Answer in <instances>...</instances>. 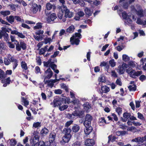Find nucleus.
Here are the masks:
<instances>
[{"label": "nucleus", "mask_w": 146, "mask_h": 146, "mask_svg": "<svg viewBox=\"0 0 146 146\" xmlns=\"http://www.w3.org/2000/svg\"><path fill=\"white\" fill-rule=\"evenodd\" d=\"M48 132L49 131L48 129L44 127L42 129L41 131V134L42 136H45L48 133Z\"/></svg>", "instance_id": "bb28decb"}, {"label": "nucleus", "mask_w": 146, "mask_h": 146, "mask_svg": "<svg viewBox=\"0 0 146 146\" xmlns=\"http://www.w3.org/2000/svg\"><path fill=\"white\" fill-rule=\"evenodd\" d=\"M146 141V135L144 137H139L132 139L131 142H135L138 143H142L144 141Z\"/></svg>", "instance_id": "1a4fd4ad"}, {"label": "nucleus", "mask_w": 146, "mask_h": 146, "mask_svg": "<svg viewBox=\"0 0 146 146\" xmlns=\"http://www.w3.org/2000/svg\"><path fill=\"white\" fill-rule=\"evenodd\" d=\"M66 32L63 29L61 30L60 31L59 36H62V35L66 34Z\"/></svg>", "instance_id": "774afa93"}, {"label": "nucleus", "mask_w": 146, "mask_h": 146, "mask_svg": "<svg viewBox=\"0 0 146 146\" xmlns=\"http://www.w3.org/2000/svg\"><path fill=\"white\" fill-rule=\"evenodd\" d=\"M22 102H23L24 103V105L27 106V105H29V102L25 98H24L22 97Z\"/></svg>", "instance_id": "c03bdc74"}, {"label": "nucleus", "mask_w": 146, "mask_h": 146, "mask_svg": "<svg viewBox=\"0 0 146 146\" xmlns=\"http://www.w3.org/2000/svg\"><path fill=\"white\" fill-rule=\"evenodd\" d=\"M123 60L125 62L128 61L129 60V57L126 54H123L122 56Z\"/></svg>", "instance_id": "a18cd8bd"}, {"label": "nucleus", "mask_w": 146, "mask_h": 146, "mask_svg": "<svg viewBox=\"0 0 146 146\" xmlns=\"http://www.w3.org/2000/svg\"><path fill=\"white\" fill-rule=\"evenodd\" d=\"M68 107V105L64 104L61 106H60L59 107V109L60 111H62L66 109Z\"/></svg>", "instance_id": "37998d69"}, {"label": "nucleus", "mask_w": 146, "mask_h": 146, "mask_svg": "<svg viewBox=\"0 0 146 146\" xmlns=\"http://www.w3.org/2000/svg\"><path fill=\"white\" fill-rule=\"evenodd\" d=\"M108 142H110L111 141V142H113L115 141V140L117 139V138L115 136H112V135H110L108 137Z\"/></svg>", "instance_id": "e433bc0d"}, {"label": "nucleus", "mask_w": 146, "mask_h": 146, "mask_svg": "<svg viewBox=\"0 0 146 146\" xmlns=\"http://www.w3.org/2000/svg\"><path fill=\"white\" fill-rule=\"evenodd\" d=\"M85 11L86 13L89 16L91 15L93 13L92 11V10L88 8H85Z\"/></svg>", "instance_id": "c9c22d12"}, {"label": "nucleus", "mask_w": 146, "mask_h": 146, "mask_svg": "<svg viewBox=\"0 0 146 146\" xmlns=\"http://www.w3.org/2000/svg\"><path fill=\"white\" fill-rule=\"evenodd\" d=\"M123 116L124 118H122L121 120L123 122H126L131 116V113H130L126 112L123 114Z\"/></svg>", "instance_id": "a211bd4d"}, {"label": "nucleus", "mask_w": 146, "mask_h": 146, "mask_svg": "<svg viewBox=\"0 0 146 146\" xmlns=\"http://www.w3.org/2000/svg\"><path fill=\"white\" fill-rule=\"evenodd\" d=\"M95 144V141L92 139H87L84 142V145L85 146H92Z\"/></svg>", "instance_id": "ddd939ff"}, {"label": "nucleus", "mask_w": 146, "mask_h": 146, "mask_svg": "<svg viewBox=\"0 0 146 146\" xmlns=\"http://www.w3.org/2000/svg\"><path fill=\"white\" fill-rule=\"evenodd\" d=\"M117 71L119 74H122L124 73L125 71V69L121 65H119L118 66Z\"/></svg>", "instance_id": "a878e982"}, {"label": "nucleus", "mask_w": 146, "mask_h": 146, "mask_svg": "<svg viewBox=\"0 0 146 146\" xmlns=\"http://www.w3.org/2000/svg\"><path fill=\"white\" fill-rule=\"evenodd\" d=\"M21 65L22 68L27 70L28 69L27 64L24 61H22L21 62Z\"/></svg>", "instance_id": "58836bf2"}, {"label": "nucleus", "mask_w": 146, "mask_h": 146, "mask_svg": "<svg viewBox=\"0 0 146 146\" xmlns=\"http://www.w3.org/2000/svg\"><path fill=\"white\" fill-rule=\"evenodd\" d=\"M11 33L12 34L17 35L18 37L21 38H23L25 37V36L23 35L22 33H20L16 30L11 31Z\"/></svg>", "instance_id": "aec40b11"}, {"label": "nucleus", "mask_w": 146, "mask_h": 146, "mask_svg": "<svg viewBox=\"0 0 146 146\" xmlns=\"http://www.w3.org/2000/svg\"><path fill=\"white\" fill-rule=\"evenodd\" d=\"M75 116L73 114V112L72 113V114L70 113H68L67 114L66 117L69 119H72L74 118V116Z\"/></svg>", "instance_id": "4d7b16f0"}, {"label": "nucleus", "mask_w": 146, "mask_h": 146, "mask_svg": "<svg viewBox=\"0 0 146 146\" xmlns=\"http://www.w3.org/2000/svg\"><path fill=\"white\" fill-rule=\"evenodd\" d=\"M71 136L68 135H64L63 137L61 142L63 144H64L66 143H68L70 141Z\"/></svg>", "instance_id": "412c9836"}, {"label": "nucleus", "mask_w": 146, "mask_h": 146, "mask_svg": "<svg viewBox=\"0 0 146 146\" xmlns=\"http://www.w3.org/2000/svg\"><path fill=\"white\" fill-rule=\"evenodd\" d=\"M41 9V5H38L36 3H34L32 4L30 9L32 13L33 14H36L38 11L40 12Z\"/></svg>", "instance_id": "39448f33"}, {"label": "nucleus", "mask_w": 146, "mask_h": 146, "mask_svg": "<svg viewBox=\"0 0 146 146\" xmlns=\"http://www.w3.org/2000/svg\"><path fill=\"white\" fill-rule=\"evenodd\" d=\"M7 57H5L4 58V62L5 64L6 65H8L11 64V58H13L14 56H12L10 54L7 55Z\"/></svg>", "instance_id": "9b49d317"}, {"label": "nucleus", "mask_w": 146, "mask_h": 146, "mask_svg": "<svg viewBox=\"0 0 146 146\" xmlns=\"http://www.w3.org/2000/svg\"><path fill=\"white\" fill-rule=\"evenodd\" d=\"M92 120V116L89 114H87L85 116V120L84 122V126H88L91 125V121Z\"/></svg>", "instance_id": "0eeeda50"}, {"label": "nucleus", "mask_w": 146, "mask_h": 146, "mask_svg": "<svg viewBox=\"0 0 146 146\" xmlns=\"http://www.w3.org/2000/svg\"><path fill=\"white\" fill-rule=\"evenodd\" d=\"M34 38L37 41H39L42 38L41 36L38 35H33Z\"/></svg>", "instance_id": "6e6d98bb"}, {"label": "nucleus", "mask_w": 146, "mask_h": 146, "mask_svg": "<svg viewBox=\"0 0 146 146\" xmlns=\"http://www.w3.org/2000/svg\"><path fill=\"white\" fill-rule=\"evenodd\" d=\"M15 19L17 20L18 22H24V20L22 19L19 16H15Z\"/></svg>", "instance_id": "13d9d810"}, {"label": "nucleus", "mask_w": 146, "mask_h": 146, "mask_svg": "<svg viewBox=\"0 0 146 146\" xmlns=\"http://www.w3.org/2000/svg\"><path fill=\"white\" fill-rule=\"evenodd\" d=\"M137 6L138 8V10H137L136 11V14L140 17H143V10L141 8V7L139 5H137Z\"/></svg>", "instance_id": "4be33fe9"}, {"label": "nucleus", "mask_w": 146, "mask_h": 146, "mask_svg": "<svg viewBox=\"0 0 146 146\" xmlns=\"http://www.w3.org/2000/svg\"><path fill=\"white\" fill-rule=\"evenodd\" d=\"M66 99L64 98H60L59 99V105L62 106L66 104Z\"/></svg>", "instance_id": "f704fd0d"}, {"label": "nucleus", "mask_w": 146, "mask_h": 146, "mask_svg": "<svg viewBox=\"0 0 146 146\" xmlns=\"http://www.w3.org/2000/svg\"><path fill=\"white\" fill-rule=\"evenodd\" d=\"M10 38L12 42H14L15 44L18 43L17 41L15 40V37L14 36L11 35V36Z\"/></svg>", "instance_id": "e2e57ef3"}, {"label": "nucleus", "mask_w": 146, "mask_h": 146, "mask_svg": "<svg viewBox=\"0 0 146 146\" xmlns=\"http://www.w3.org/2000/svg\"><path fill=\"white\" fill-rule=\"evenodd\" d=\"M83 106L84 111L87 112H89L90 111L91 107V105L88 102H87L84 103L83 104Z\"/></svg>", "instance_id": "4468645a"}, {"label": "nucleus", "mask_w": 146, "mask_h": 146, "mask_svg": "<svg viewBox=\"0 0 146 146\" xmlns=\"http://www.w3.org/2000/svg\"><path fill=\"white\" fill-rule=\"evenodd\" d=\"M3 36L6 41H7L9 38L8 34L6 32H3Z\"/></svg>", "instance_id": "680f3d73"}, {"label": "nucleus", "mask_w": 146, "mask_h": 146, "mask_svg": "<svg viewBox=\"0 0 146 146\" xmlns=\"http://www.w3.org/2000/svg\"><path fill=\"white\" fill-rule=\"evenodd\" d=\"M57 19L56 15L55 13H52L48 17L47 21L48 23H50L52 21H54L55 22H57L56 20Z\"/></svg>", "instance_id": "9d476101"}, {"label": "nucleus", "mask_w": 146, "mask_h": 146, "mask_svg": "<svg viewBox=\"0 0 146 146\" xmlns=\"http://www.w3.org/2000/svg\"><path fill=\"white\" fill-rule=\"evenodd\" d=\"M20 45L21 48L23 50H25L26 49V44L24 42L21 41Z\"/></svg>", "instance_id": "603ef678"}, {"label": "nucleus", "mask_w": 146, "mask_h": 146, "mask_svg": "<svg viewBox=\"0 0 146 146\" xmlns=\"http://www.w3.org/2000/svg\"><path fill=\"white\" fill-rule=\"evenodd\" d=\"M51 33V31L50 27H47L45 31L44 34L46 36H50Z\"/></svg>", "instance_id": "72a5a7b5"}, {"label": "nucleus", "mask_w": 146, "mask_h": 146, "mask_svg": "<svg viewBox=\"0 0 146 146\" xmlns=\"http://www.w3.org/2000/svg\"><path fill=\"white\" fill-rule=\"evenodd\" d=\"M71 130L69 128H64L63 130L62 133L64 134V135H69V136H71L70 134Z\"/></svg>", "instance_id": "5701e85b"}, {"label": "nucleus", "mask_w": 146, "mask_h": 146, "mask_svg": "<svg viewBox=\"0 0 146 146\" xmlns=\"http://www.w3.org/2000/svg\"><path fill=\"white\" fill-rule=\"evenodd\" d=\"M51 60V59H49L48 61L47 62H44V66L45 67H48V66H50V64L51 63H50Z\"/></svg>", "instance_id": "3c124183"}, {"label": "nucleus", "mask_w": 146, "mask_h": 146, "mask_svg": "<svg viewBox=\"0 0 146 146\" xmlns=\"http://www.w3.org/2000/svg\"><path fill=\"white\" fill-rule=\"evenodd\" d=\"M109 64L112 67H113L116 65V62L114 59H112L109 61Z\"/></svg>", "instance_id": "09e8293b"}, {"label": "nucleus", "mask_w": 146, "mask_h": 146, "mask_svg": "<svg viewBox=\"0 0 146 146\" xmlns=\"http://www.w3.org/2000/svg\"><path fill=\"white\" fill-rule=\"evenodd\" d=\"M81 32V29H78V33H75L74 35L70 38V41L72 44H75L76 45L79 44L80 41L79 39L81 38V35L80 34Z\"/></svg>", "instance_id": "f03ea898"}, {"label": "nucleus", "mask_w": 146, "mask_h": 146, "mask_svg": "<svg viewBox=\"0 0 146 146\" xmlns=\"http://www.w3.org/2000/svg\"><path fill=\"white\" fill-rule=\"evenodd\" d=\"M81 144L82 143L80 141H76L72 144V146H80Z\"/></svg>", "instance_id": "864d4df0"}, {"label": "nucleus", "mask_w": 146, "mask_h": 146, "mask_svg": "<svg viewBox=\"0 0 146 146\" xmlns=\"http://www.w3.org/2000/svg\"><path fill=\"white\" fill-rule=\"evenodd\" d=\"M73 114L76 116L81 117L84 114L83 111L76 110L73 112Z\"/></svg>", "instance_id": "393cba45"}, {"label": "nucleus", "mask_w": 146, "mask_h": 146, "mask_svg": "<svg viewBox=\"0 0 146 146\" xmlns=\"http://www.w3.org/2000/svg\"><path fill=\"white\" fill-rule=\"evenodd\" d=\"M6 19L9 23L12 24L14 22L15 16L10 15L9 17H7Z\"/></svg>", "instance_id": "7c9ffc66"}, {"label": "nucleus", "mask_w": 146, "mask_h": 146, "mask_svg": "<svg viewBox=\"0 0 146 146\" xmlns=\"http://www.w3.org/2000/svg\"><path fill=\"white\" fill-rule=\"evenodd\" d=\"M45 78L44 79V83L46 84L49 82V80H46V79H50L52 76L53 74V72L50 68H48L46 71L45 72Z\"/></svg>", "instance_id": "423d86ee"}, {"label": "nucleus", "mask_w": 146, "mask_h": 146, "mask_svg": "<svg viewBox=\"0 0 146 146\" xmlns=\"http://www.w3.org/2000/svg\"><path fill=\"white\" fill-rule=\"evenodd\" d=\"M56 137V134L55 133L52 132L50 134L49 137V142H52L54 141Z\"/></svg>", "instance_id": "b1692460"}, {"label": "nucleus", "mask_w": 146, "mask_h": 146, "mask_svg": "<svg viewBox=\"0 0 146 146\" xmlns=\"http://www.w3.org/2000/svg\"><path fill=\"white\" fill-rule=\"evenodd\" d=\"M122 17L123 19H125L127 21L130 23L132 20L131 19V16L128 15L125 12H123L122 13Z\"/></svg>", "instance_id": "f8f14e48"}, {"label": "nucleus", "mask_w": 146, "mask_h": 146, "mask_svg": "<svg viewBox=\"0 0 146 146\" xmlns=\"http://www.w3.org/2000/svg\"><path fill=\"white\" fill-rule=\"evenodd\" d=\"M107 123L104 117H102L99 119V124L102 126Z\"/></svg>", "instance_id": "c756f323"}, {"label": "nucleus", "mask_w": 146, "mask_h": 146, "mask_svg": "<svg viewBox=\"0 0 146 146\" xmlns=\"http://www.w3.org/2000/svg\"><path fill=\"white\" fill-rule=\"evenodd\" d=\"M75 29L74 26L72 25L66 29V32L69 33H72L74 31Z\"/></svg>", "instance_id": "2f4dec72"}, {"label": "nucleus", "mask_w": 146, "mask_h": 146, "mask_svg": "<svg viewBox=\"0 0 146 146\" xmlns=\"http://www.w3.org/2000/svg\"><path fill=\"white\" fill-rule=\"evenodd\" d=\"M101 90L103 93H106L110 91V89L106 86H103L101 87Z\"/></svg>", "instance_id": "c85d7f7f"}, {"label": "nucleus", "mask_w": 146, "mask_h": 146, "mask_svg": "<svg viewBox=\"0 0 146 146\" xmlns=\"http://www.w3.org/2000/svg\"><path fill=\"white\" fill-rule=\"evenodd\" d=\"M10 143L11 146H14L16 144L17 142L15 140L12 139L10 140Z\"/></svg>", "instance_id": "bf43d9fd"}, {"label": "nucleus", "mask_w": 146, "mask_h": 146, "mask_svg": "<svg viewBox=\"0 0 146 146\" xmlns=\"http://www.w3.org/2000/svg\"><path fill=\"white\" fill-rule=\"evenodd\" d=\"M41 123L39 122H35L33 124V127L35 128L40 127L41 125Z\"/></svg>", "instance_id": "8fccbe9b"}, {"label": "nucleus", "mask_w": 146, "mask_h": 146, "mask_svg": "<svg viewBox=\"0 0 146 146\" xmlns=\"http://www.w3.org/2000/svg\"><path fill=\"white\" fill-rule=\"evenodd\" d=\"M53 5L50 3H48L46 4V7L48 10H50L52 8Z\"/></svg>", "instance_id": "49530a36"}, {"label": "nucleus", "mask_w": 146, "mask_h": 146, "mask_svg": "<svg viewBox=\"0 0 146 146\" xmlns=\"http://www.w3.org/2000/svg\"><path fill=\"white\" fill-rule=\"evenodd\" d=\"M0 81L3 84V86L4 87H6L11 82L10 78L7 77L5 72L1 69H0Z\"/></svg>", "instance_id": "f257e3e1"}, {"label": "nucleus", "mask_w": 146, "mask_h": 146, "mask_svg": "<svg viewBox=\"0 0 146 146\" xmlns=\"http://www.w3.org/2000/svg\"><path fill=\"white\" fill-rule=\"evenodd\" d=\"M64 11H62L61 10V11L59 12L58 14V17L61 21L63 22H65L66 20V17L65 15L63 16V13Z\"/></svg>", "instance_id": "dca6fc26"}, {"label": "nucleus", "mask_w": 146, "mask_h": 146, "mask_svg": "<svg viewBox=\"0 0 146 146\" xmlns=\"http://www.w3.org/2000/svg\"><path fill=\"white\" fill-rule=\"evenodd\" d=\"M35 31V34L36 35H38L40 36L41 35H42L44 33V31L43 30H41L40 29H38Z\"/></svg>", "instance_id": "a19ab883"}, {"label": "nucleus", "mask_w": 146, "mask_h": 146, "mask_svg": "<svg viewBox=\"0 0 146 146\" xmlns=\"http://www.w3.org/2000/svg\"><path fill=\"white\" fill-rule=\"evenodd\" d=\"M138 117L141 120H143L145 119V118L143 116V115L141 113L138 112L137 113Z\"/></svg>", "instance_id": "69168bd1"}, {"label": "nucleus", "mask_w": 146, "mask_h": 146, "mask_svg": "<svg viewBox=\"0 0 146 146\" xmlns=\"http://www.w3.org/2000/svg\"><path fill=\"white\" fill-rule=\"evenodd\" d=\"M98 81L100 82H105L106 81L105 77L104 76L101 75L99 78Z\"/></svg>", "instance_id": "ea45409f"}, {"label": "nucleus", "mask_w": 146, "mask_h": 146, "mask_svg": "<svg viewBox=\"0 0 146 146\" xmlns=\"http://www.w3.org/2000/svg\"><path fill=\"white\" fill-rule=\"evenodd\" d=\"M54 104V107L56 106H60L59 105V99H54L53 101Z\"/></svg>", "instance_id": "de8ad7c7"}, {"label": "nucleus", "mask_w": 146, "mask_h": 146, "mask_svg": "<svg viewBox=\"0 0 146 146\" xmlns=\"http://www.w3.org/2000/svg\"><path fill=\"white\" fill-rule=\"evenodd\" d=\"M80 127L78 125L74 124L72 128V131L74 132H76L78 131Z\"/></svg>", "instance_id": "cd10ccee"}, {"label": "nucleus", "mask_w": 146, "mask_h": 146, "mask_svg": "<svg viewBox=\"0 0 146 146\" xmlns=\"http://www.w3.org/2000/svg\"><path fill=\"white\" fill-rule=\"evenodd\" d=\"M11 62H13V69L14 70L18 65V61L16 59H15L14 56L13 58H11Z\"/></svg>", "instance_id": "6ab92c4d"}, {"label": "nucleus", "mask_w": 146, "mask_h": 146, "mask_svg": "<svg viewBox=\"0 0 146 146\" xmlns=\"http://www.w3.org/2000/svg\"><path fill=\"white\" fill-rule=\"evenodd\" d=\"M139 79L141 81L143 82L146 80V76L144 75H142L139 77Z\"/></svg>", "instance_id": "338daca9"}, {"label": "nucleus", "mask_w": 146, "mask_h": 146, "mask_svg": "<svg viewBox=\"0 0 146 146\" xmlns=\"http://www.w3.org/2000/svg\"><path fill=\"white\" fill-rule=\"evenodd\" d=\"M85 129L84 130V132L85 134L87 136L89 135L92 132V127L91 125L88 126H85Z\"/></svg>", "instance_id": "2eb2a0df"}, {"label": "nucleus", "mask_w": 146, "mask_h": 146, "mask_svg": "<svg viewBox=\"0 0 146 146\" xmlns=\"http://www.w3.org/2000/svg\"><path fill=\"white\" fill-rule=\"evenodd\" d=\"M0 13L4 17L9 15L10 14V12L9 11H1Z\"/></svg>", "instance_id": "4c0bfd02"}, {"label": "nucleus", "mask_w": 146, "mask_h": 146, "mask_svg": "<svg viewBox=\"0 0 146 146\" xmlns=\"http://www.w3.org/2000/svg\"><path fill=\"white\" fill-rule=\"evenodd\" d=\"M135 1V0H129L128 1V0H119V2L122 3L123 8L125 9H126L129 5L134 2Z\"/></svg>", "instance_id": "6e6552de"}, {"label": "nucleus", "mask_w": 146, "mask_h": 146, "mask_svg": "<svg viewBox=\"0 0 146 146\" xmlns=\"http://www.w3.org/2000/svg\"><path fill=\"white\" fill-rule=\"evenodd\" d=\"M39 136L37 134L35 135L33 139H31L30 141L31 143H33V144H36L38 142Z\"/></svg>", "instance_id": "f3484780"}, {"label": "nucleus", "mask_w": 146, "mask_h": 146, "mask_svg": "<svg viewBox=\"0 0 146 146\" xmlns=\"http://www.w3.org/2000/svg\"><path fill=\"white\" fill-rule=\"evenodd\" d=\"M9 6L10 7V8L12 10L15 11L16 10L15 8V5L14 4H10L9 5Z\"/></svg>", "instance_id": "052dcab7"}, {"label": "nucleus", "mask_w": 146, "mask_h": 146, "mask_svg": "<svg viewBox=\"0 0 146 146\" xmlns=\"http://www.w3.org/2000/svg\"><path fill=\"white\" fill-rule=\"evenodd\" d=\"M128 88L130 91H135L136 89V87L135 85H130L128 86Z\"/></svg>", "instance_id": "0e129e2a"}, {"label": "nucleus", "mask_w": 146, "mask_h": 146, "mask_svg": "<svg viewBox=\"0 0 146 146\" xmlns=\"http://www.w3.org/2000/svg\"><path fill=\"white\" fill-rule=\"evenodd\" d=\"M126 72L130 76L133 78H135L139 76L142 73V72L141 71L136 72L135 70L132 68H129L126 69Z\"/></svg>", "instance_id": "7ed1b4c3"}, {"label": "nucleus", "mask_w": 146, "mask_h": 146, "mask_svg": "<svg viewBox=\"0 0 146 146\" xmlns=\"http://www.w3.org/2000/svg\"><path fill=\"white\" fill-rule=\"evenodd\" d=\"M42 27V23H38L36 24V26L34 27L33 29L35 30L40 29Z\"/></svg>", "instance_id": "473e14b6"}, {"label": "nucleus", "mask_w": 146, "mask_h": 146, "mask_svg": "<svg viewBox=\"0 0 146 146\" xmlns=\"http://www.w3.org/2000/svg\"><path fill=\"white\" fill-rule=\"evenodd\" d=\"M115 110L119 115H120L121 114L122 109L121 108L119 107H117L116 109Z\"/></svg>", "instance_id": "5fc2aeb1"}, {"label": "nucleus", "mask_w": 146, "mask_h": 146, "mask_svg": "<svg viewBox=\"0 0 146 146\" xmlns=\"http://www.w3.org/2000/svg\"><path fill=\"white\" fill-rule=\"evenodd\" d=\"M61 9L62 11L65 12V16L66 18V17L71 18L73 16V13L72 12L70 11L64 5H63L61 6Z\"/></svg>", "instance_id": "20e7f679"}, {"label": "nucleus", "mask_w": 146, "mask_h": 146, "mask_svg": "<svg viewBox=\"0 0 146 146\" xmlns=\"http://www.w3.org/2000/svg\"><path fill=\"white\" fill-rule=\"evenodd\" d=\"M56 82V80H52L51 81L49 80V82L47 83H48V86H49L50 87L52 88L54 85V83Z\"/></svg>", "instance_id": "79ce46f5"}]
</instances>
